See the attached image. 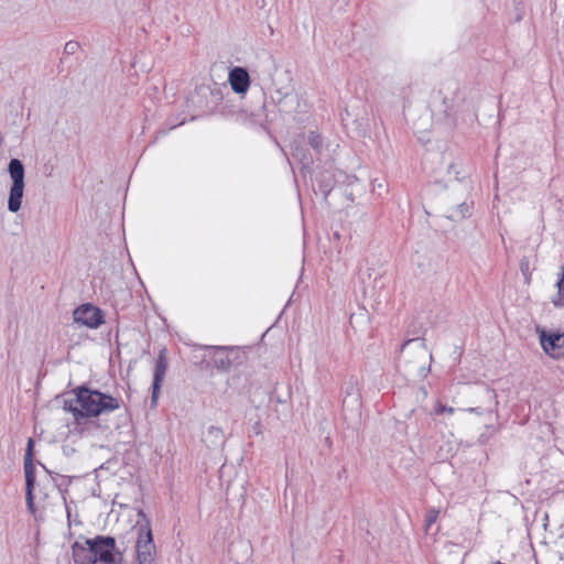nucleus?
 Listing matches in <instances>:
<instances>
[{
    "label": "nucleus",
    "mask_w": 564,
    "mask_h": 564,
    "mask_svg": "<svg viewBox=\"0 0 564 564\" xmlns=\"http://www.w3.org/2000/svg\"><path fill=\"white\" fill-rule=\"evenodd\" d=\"M76 398L64 401V410L70 412L74 419L79 422L80 419L99 416L111 413L121 406V400L110 394L91 390L84 386L74 390Z\"/></svg>",
    "instance_id": "obj_1"
},
{
    "label": "nucleus",
    "mask_w": 564,
    "mask_h": 564,
    "mask_svg": "<svg viewBox=\"0 0 564 564\" xmlns=\"http://www.w3.org/2000/svg\"><path fill=\"white\" fill-rule=\"evenodd\" d=\"M72 551L75 564H123V554L112 536L96 535L84 543L75 542Z\"/></svg>",
    "instance_id": "obj_2"
},
{
    "label": "nucleus",
    "mask_w": 564,
    "mask_h": 564,
    "mask_svg": "<svg viewBox=\"0 0 564 564\" xmlns=\"http://www.w3.org/2000/svg\"><path fill=\"white\" fill-rule=\"evenodd\" d=\"M432 359L431 352L423 338H412L403 343L398 357V367L406 375L423 376L425 373L426 358Z\"/></svg>",
    "instance_id": "obj_3"
},
{
    "label": "nucleus",
    "mask_w": 564,
    "mask_h": 564,
    "mask_svg": "<svg viewBox=\"0 0 564 564\" xmlns=\"http://www.w3.org/2000/svg\"><path fill=\"white\" fill-rule=\"evenodd\" d=\"M139 516L143 518L144 522H138L135 527V562L137 564H155L156 546L153 540L150 521L143 511H140Z\"/></svg>",
    "instance_id": "obj_4"
},
{
    "label": "nucleus",
    "mask_w": 564,
    "mask_h": 564,
    "mask_svg": "<svg viewBox=\"0 0 564 564\" xmlns=\"http://www.w3.org/2000/svg\"><path fill=\"white\" fill-rule=\"evenodd\" d=\"M9 173L12 178V186L8 199V209L11 213H17L21 208L24 189V166L19 159L10 161Z\"/></svg>",
    "instance_id": "obj_5"
},
{
    "label": "nucleus",
    "mask_w": 564,
    "mask_h": 564,
    "mask_svg": "<svg viewBox=\"0 0 564 564\" xmlns=\"http://www.w3.org/2000/svg\"><path fill=\"white\" fill-rule=\"evenodd\" d=\"M33 441L32 438L28 442V448L24 455V476H25V500L28 510L31 513L35 512L34 505V485H35V468L33 465Z\"/></svg>",
    "instance_id": "obj_6"
},
{
    "label": "nucleus",
    "mask_w": 564,
    "mask_h": 564,
    "mask_svg": "<svg viewBox=\"0 0 564 564\" xmlns=\"http://www.w3.org/2000/svg\"><path fill=\"white\" fill-rule=\"evenodd\" d=\"M74 322L88 328H98L105 323L104 313L100 308L91 305L84 304L78 306L73 313Z\"/></svg>",
    "instance_id": "obj_7"
},
{
    "label": "nucleus",
    "mask_w": 564,
    "mask_h": 564,
    "mask_svg": "<svg viewBox=\"0 0 564 564\" xmlns=\"http://www.w3.org/2000/svg\"><path fill=\"white\" fill-rule=\"evenodd\" d=\"M169 367V359L166 357V349L163 348L160 350L159 356L155 360L154 372H153V383H152V395H151V404L155 406L158 403L160 390L162 383L164 381L166 371Z\"/></svg>",
    "instance_id": "obj_8"
},
{
    "label": "nucleus",
    "mask_w": 564,
    "mask_h": 564,
    "mask_svg": "<svg viewBox=\"0 0 564 564\" xmlns=\"http://www.w3.org/2000/svg\"><path fill=\"white\" fill-rule=\"evenodd\" d=\"M540 343L546 355L553 359L564 357V335L563 334H547L545 330L540 333Z\"/></svg>",
    "instance_id": "obj_9"
},
{
    "label": "nucleus",
    "mask_w": 564,
    "mask_h": 564,
    "mask_svg": "<svg viewBox=\"0 0 564 564\" xmlns=\"http://www.w3.org/2000/svg\"><path fill=\"white\" fill-rule=\"evenodd\" d=\"M228 80L237 94H246L250 86V76L246 68L237 66L229 72Z\"/></svg>",
    "instance_id": "obj_10"
},
{
    "label": "nucleus",
    "mask_w": 564,
    "mask_h": 564,
    "mask_svg": "<svg viewBox=\"0 0 564 564\" xmlns=\"http://www.w3.org/2000/svg\"><path fill=\"white\" fill-rule=\"evenodd\" d=\"M202 441L209 449L221 447L225 444V434L223 429L214 425L208 426L203 433Z\"/></svg>",
    "instance_id": "obj_11"
},
{
    "label": "nucleus",
    "mask_w": 564,
    "mask_h": 564,
    "mask_svg": "<svg viewBox=\"0 0 564 564\" xmlns=\"http://www.w3.org/2000/svg\"><path fill=\"white\" fill-rule=\"evenodd\" d=\"M213 350L212 362L218 370H228L231 366L227 347H209Z\"/></svg>",
    "instance_id": "obj_12"
},
{
    "label": "nucleus",
    "mask_w": 564,
    "mask_h": 564,
    "mask_svg": "<svg viewBox=\"0 0 564 564\" xmlns=\"http://www.w3.org/2000/svg\"><path fill=\"white\" fill-rule=\"evenodd\" d=\"M307 142L317 154L322 153L324 149V139L317 131H311L308 133Z\"/></svg>",
    "instance_id": "obj_13"
},
{
    "label": "nucleus",
    "mask_w": 564,
    "mask_h": 564,
    "mask_svg": "<svg viewBox=\"0 0 564 564\" xmlns=\"http://www.w3.org/2000/svg\"><path fill=\"white\" fill-rule=\"evenodd\" d=\"M470 208L471 206L464 202L456 207V209L448 216V218L453 220L463 219L470 215Z\"/></svg>",
    "instance_id": "obj_14"
},
{
    "label": "nucleus",
    "mask_w": 564,
    "mask_h": 564,
    "mask_svg": "<svg viewBox=\"0 0 564 564\" xmlns=\"http://www.w3.org/2000/svg\"><path fill=\"white\" fill-rule=\"evenodd\" d=\"M347 398H352V400L358 403L359 402V393L357 390V381L352 378L349 380L346 387V398L344 399V403Z\"/></svg>",
    "instance_id": "obj_15"
},
{
    "label": "nucleus",
    "mask_w": 564,
    "mask_h": 564,
    "mask_svg": "<svg viewBox=\"0 0 564 564\" xmlns=\"http://www.w3.org/2000/svg\"><path fill=\"white\" fill-rule=\"evenodd\" d=\"M440 516V509L430 508L425 514V530L427 531L434 524Z\"/></svg>",
    "instance_id": "obj_16"
},
{
    "label": "nucleus",
    "mask_w": 564,
    "mask_h": 564,
    "mask_svg": "<svg viewBox=\"0 0 564 564\" xmlns=\"http://www.w3.org/2000/svg\"><path fill=\"white\" fill-rule=\"evenodd\" d=\"M556 286H557V293L553 297L552 303L556 307H564V284H560V282L557 281Z\"/></svg>",
    "instance_id": "obj_17"
},
{
    "label": "nucleus",
    "mask_w": 564,
    "mask_h": 564,
    "mask_svg": "<svg viewBox=\"0 0 564 564\" xmlns=\"http://www.w3.org/2000/svg\"><path fill=\"white\" fill-rule=\"evenodd\" d=\"M203 94L206 95V93L209 94V96L212 97L213 99V102L215 105H217L220 100H221V93L219 89H209V88H205V89H202Z\"/></svg>",
    "instance_id": "obj_18"
},
{
    "label": "nucleus",
    "mask_w": 564,
    "mask_h": 564,
    "mask_svg": "<svg viewBox=\"0 0 564 564\" xmlns=\"http://www.w3.org/2000/svg\"><path fill=\"white\" fill-rule=\"evenodd\" d=\"M520 271L523 275H531V267H530V259L528 257H523L520 260Z\"/></svg>",
    "instance_id": "obj_19"
},
{
    "label": "nucleus",
    "mask_w": 564,
    "mask_h": 564,
    "mask_svg": "<svg viewBox=\"0 0 564 564\" xmlns=\"http://www.w3.org/2000/svg\"><path fill=\"white\" fill-rule=\"evenodd\" d=\"M455 412V409L452 406L443 405L442 403H437L435 408V414L441 415L444 413L453 414Z\"/></svg>",
    "instance_id": "obj_20"
},
{
    "label": "nucleus",
    "mask_w": 564,
    "mask_h": 564,
    "mask_svg": "<svg viewBox=\"0 0 564 564\" xmlns=\"http://www.w3.org/2000/svg\"><path fill=\"white\" fill-rule=\"evenodd\" d=\"M78 46V42L69 41L65 44L64 52L67 54H74L77 51Z\"/></svg>",
    "instance_id": "obj_21"
},
{
    "label": "nucleus",
    "mask_w": 564,
    "mask_h": 564,
    "mask_svg": "<svg viewBox=\"0 0 564 564\" xmlns=\"http://www.w3.org/2000/svg\"><path fill=\"white\" fill-rule=\"evenodd\" d=\"M66 494H67V490H63L62 491V498H63V501H64V505H65V509H66V516H67V521L68 523L70 524V518H72V512H70V507L67 502V499H66Z\"/></svg>",
    "instance_id": "obj_22"
},
{
    "label": "nucleus",
    "mask_w": 564,
    "mask_h": 564,
    "mask_svg": "<svg viewBox=\"0 0 564 564\" xmlns=\"http://www.w3.org/2000/svg\"><path fill=\"white\" fill-rule=\"evenodd\" d=\"M465 411L469 412V413H476L478 415H482L485 413V410L482 408H467L465 409Z\"/></svg>",
    "instance_id": "obj_23"
},
{
    "label": "nucleus",
    "mask_w": 564,
    "mask_h": 564,
    "mask_svg": "<svg viewBox=\"0 0 564 564\" xmlns=\"http://www.w3.org/2000/svg\"><path fill=\"white\" fill-rule=\"evenodd\" d=\"M557 281L560 282V284H564V264L561 268V272L558 273Z\"/></svg>",
    "instance_id": "obj_24"
},
{
    "label": "nucleus",
    "mask_w": 564,
    "mask_h": 564,
    "mask_svg": "<svg viewBox=\"0 0 564 564\" xmlns=\"http://www.w3.org/2000/svg\"><path fill=\"white\" fill-rule=\"evenodd\" d=\"M486 395L488 397V399H490L491 401H494L496 399V394L492 390H489V389H486Z\"/></svg>",
    "instance_id": "obj_25"
},
{
    "label": "nucleus",
    "mask_w": 564,
    "mask_h": 564,
    "mask_svg": "<svg viewBox=\"0 0 564 564\" xmlns=\"http://www.w3.org/2000/svg\"><path fill=\"white\" fill-rule=\"evenodd\" d=\"M329 191H330V184L327 183L324 185L323 193L327 194V193H329Z\"/></svg>",
    "instance_id": "obj_26"
},
{
    "label": "nucleus",
    "mask_w": 564,
    "mask_h": 564,
    "mask_svg": "<svg viewBox=\"0 0 564 564\" xmlns=\"http://www.w3.org/2000/svg\"><path fill=\"white\" fill-rule=\"evenodd\" d=\"M523 276H524L525 282H527V283H530V281H531V275H523Z\"/></svg>",
    "instance_id": "obj_27"
},
{
    "label": "nucleus",
    "mask_w": 564,
    "mask_h": 564,
    "mask_svg": "<svg viewBox=\"0 0 564 564\" xmlns=\"http://www.w3.org/2000/svg\"><path fill=\"white\" fill-rule=\"evenodd\" d=\"M289 97H290V95H285V98H289ZM291 98H295V96H291Z\"/></svg>",
    "instance_id": "obj_28"
},
{
    "label": "nucleus",
    "mask_w": 564,
    "mask_h": 564,
    "mask_svg": "<svg viewBox=\"0 0 564 564\" xmlns=\"http://www.w3.org/2000/svg\"><path fill=\"white\" fill-rule=\"evenodd\" d=\"M496 564H505V563H501V562L498 561V562H496Z\"/></svg>",
    "instance_id": "obj_29"
}]
</instances>
